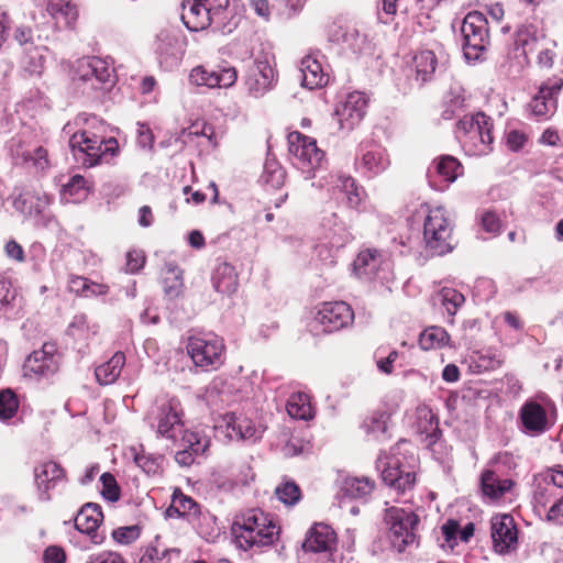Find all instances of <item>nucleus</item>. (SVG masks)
I'll return each mask as SVG.
<instances>
[{
  "instance_id": "1",
  "label": "nucleus",
  "mask_w": 563,
  "mask_h": 563,
  "mask_svg": "<svg viewBox=\"0 0 563 563\" xmlns=\"http://www.w3.org/2000/svg\"><path fill=\"white\" fill-rule=\"evenodd\" d=\"M238 547L244 551L254 547L272 545L279 536V527L273 518L260 509H249L232 526Z\"/></svg>"
},
{
  "instance_id": "2",
  "label": "nucleus",
  "mask_w": 563,
  "mask_h": 563,
  "mask_svg": "<svg viewBox=\"0 0 563 563\" xmlns=\"http://www.w3.org/2000/svg\"><path fill=\"white\" fill-rule=\"evenodd\" d=\"M454 223L443 207L426 206L423 219V242L432 256H441L455 247Z\"/></svg>"
},
{
  "instance_id": "3",
  "label": "nucleus",
  "mask_w": 563,
  "mask_h": 563,
  "mask_svg": "<svg viewBox=\"0 0 563 563\" xmlns=\"http://www.w3.org/2000/svg\"><path fill=\"white\" fill-rule=\"evenodd\" d=\"M493 120L483 112L464 115L456 124V136L471 156L488 155L493 151Z\"/></svg>"
},
{
  "instance_id": "4",
  "label": "nucleus",
  "mask_w": 563,
  "mask_h": 563,
  "mask_svg": "<svg viewBox=\"0 0 563 563\" xmlns=\"http://www.w3.org/2000/svg\"><path fill=\"white\" fill-rule=\"evenodd\" d=\"M69 146L76 159H81L87 167H93L108 161L119 151L118 141L114 137L106 139L89 130L74 133L69 139Z\"/></svg>"
},
{
  "instance_id": "5",
  "label": "nucleus",
  "mask_w": 563,
  "mask_h": 563,
  "mask_svg": "<svg viewBox=\"0 0 563 563\" xmlns=\"http://www.w3.org/2000/svg\"><path fill=\"white\" fill-rule=\"evenodd\" d=\"M228 7L229 0H184L181 20L190 31H201L221 23Z\"/></svg>"
},
{
  "instance_id": "6",
  "label": "nucleus",
  "mask_w": 563,
  "mask_h": 563,
  "mask_svg": "<svg viewBox=\"0 0 563 563\" xmlns=\"http://www.w3.org/2000/svg\"><path fill=\"white\" fill-rule=\"evenodd\" d=\"M488 22L485 15L478 11L467 13L464 18L461 33L462 47L466 59L477 60L489 44Z\"/></svg>"
},
{
  "instance_id": "7",
  "label": "nucleus",
  "mask_w": 563,
  "mask_h": 563,
  "mask_svg": "<svg viewBox=\"0 0 563 563\" xmlns=\"http://www.w3.org/2000/svg\"><path fill=\"white\" fill-rule=\"evenodd\" d=\"M186 349L194 364L205 371L216 369L224 362L225 346L218 335L190 336Z\"/></svg>"
},
{
  "instance_id": "8",
  "label": "nucleus",
  "mask_w": 563,
  "mask_h": 563,
  "mask_svg": "<svg viewBox=\"0 0 563 563\" xmlns=\"http://www.w3.org/2000/svg\"><path fill=\"white\" fill-rule=\"evenodd\" d=\"M53 197L42 187L24 189L13 201L14 208L21 213L34 218L37 222L48 228L56 223L55 217L49 211Z\"/></svg>"
},
{
  "instance_id": "9",
  "label": "nucleus",
  "mask_w": 563,
  "mask_h": 563,
  "mask_svg": "<svg viewBox=\"0 0 563 563\" xmlns=\"http://www.w3.org/2000/svg\"><path fill=\"white\" fill-rule=\"evenodd\" d=\"M289 152L294 156V165L302 173L305 179L314 177V170L321 165L323 152L317 146L316 140L299 132L288 136Z\"/></svg>"
},
{
  "instance_id": "10",
  "label": "nucleus",
  "mask_w": 563,
  "mask_h": 563,
  "mask_svg": "<svg viewBox=\"0 0 563 563\" xmlns=\"http://www.w3.org/2000/svg\"><path fill=\"white\" fill-rule=\"evenodd\" d=\"M187 38L177 29L161 30L154 42V52L159 66L165 70L176 68L185 55Z\"/></svg>"
},
{
  "instance_id": "11",
  "label": "nucleus",
  "mask_w": 563,
  "mask_h": 563,
  "mask_svg": "<svg viewBox=\"0 0 563 563\" xmlns=\"http://www.w3.org/2000/svg\"><path fill=\"white\" fill-rule=\"evenodd\" d=\"M385 520L389 526L390 538L398 551L415 542L419 517L411 510L390 507L386 510Z\"/></svg>"
},
{
  "instance_id": "12",
  "label": "nucleus",
  "mask_w": 563,
  "mask_h": 563,
  "mask_svg": "<svg viewBox=\"0 0 563 563\" xmlns=\"http://www.w3.org/2000/svg\"><path fill=\"white\" fill-rule=\"evenodd\" d=\"M353 319V310L346 302H323L318 307L313 327L322 332H334L351 324Z\"/></svg>"
},
{
  "instance_id": "13",
  "label": "nucleus",
  "mask_w": 563,
  "mask_h": 563,
  "mask_svg": "<svg viewBox=\"0 0 563 563\" xmlns=\"http://www.w3.org/2000/svg\"><path fill=\"white\" fill-rule=\"evenodd\" d=\"M367 108V97L364 92L353 91L341 100L334 111L340 130L350 132L364 119Z\"/></svg>"
},
{
  "instance_id": "14",
  "label": "nucleus",
  "mask_w": 563,
  "mask_h": 563,
  "mask_svg": "<svg viewBox=\"0 0 563 563\" xmlns=\"http://www.w3.org/2000/svg\"><path fill=\"white\" fill-rule=\"evenodd\" d=\"M490 536L494 551L506 555L516 551L518 547V530L512 516L496 515L490 520Z\"/></svg>"
},
{
  "instance_id": "15",
  "label": "nucleus",
  "mask_w": 563,
  "mask_h": 563,
  "mask_svg": "<svg viewBox=\"0 0 563 563\" xmlns=\"http://www.w3.org/2000/svg\"><path fill=\"white\" fill-rule=\"evenodd\" d=\"M8 148L15 165L30 166L41 173L51 166L47 151L42 146L14 137L10 141Z\"/></svg>"
},
{
  "instance_id": "16",
  "label": "nucleus",
  "mask_w": 563,
  "mask_h": 563,
  "mask_svg": "<svg viewBox=\"0 0 563 563\" xmlns=\"http://www.w3.org/2000/svg\"><path fill=\"white\" fill-rule=\"evenodd\" d=\"M547 35L542 30L530 23L521 24L514 34V52L518 58V69H522L529 64V54L539 49Z\"/></svg>"
},
{
  "instance_id": "17",
  "label": "nucleus",
  "mask_w": 563,
  "mask_h": 563,
  "mask_svg": "<svg viewBox=\"0 0 563 563\" xmlns=\"http://www.w3.org/2000/svg\"><path fill=\"white\" fill-rule=\"evenodd\" d=\"M58 356L54 344L45 343L34 351L25 361L24 375L31 378H49L58 371Z\"/></svg>"
},
{
  "instance_id": "18",
  "label": "nucleus",
  "mask_w": 563,
  "mask_h": 563,
  "mask_svg": "<svg viewBox=\"0 0 563 563\" xmlns=\"http://www.w3.org/2000/svg\"><path fill=\"white\" fill-rule=\"evenodd\" d=\"M376 468L382 473L383 482L397 493H405L415 485V472L400 468L398 459L394 456L379 455Z\"/></svg>"
},
{
  "instance_id": "19",
  "label": "nucleus",
  "mask_w": 563,
  "mask_h": 563,
  "mask_svg": "<svg viewBox=\"0 0 563 563\" xmlns=\"http://www.w3.org/2000/svg\"><path fill=\"white\" fill-rule=\"evenodd\" d=\"M183 409L180 401L172 398L157 408V433L172 441H177L183 433Z\"/></svg>"
},
{
  "instance_id": "20",
  "label": "nucleus",
  "mask_w": 563,
  "mask_h": 563,
  "mask_svg": "<svg viewBox=\"0 0 563 563\" xmlns=\"http://www.w3.org/2000/svg\"><path fill=\"white\" fill-rule=\"evenodd\" d=\"M223 429L225 437L230 440H252L256 441L262 438L264 428L261 424H255L249 418L236 415L235 412H227L221 417L218 426Z\"/></svg>"
},
{
  "instance_id": "21",
  "label": "nucleus",
  "mask_w": 563,
  "mask_h": 563,
  "mask_svg": "<svg viewBox=\"0 0 563 563\" xmlns=\"http://www.w3.org/2000/svg\"><path fill=\"white\" fill-rule=\"evenodd\" d=\"M236 79L238 73L231 66L213 70L199 65L194 67L189 74L191 85L207 88H229L235 84Z\"/></svg>"
},
{
  "instance_id": "22",
  "label": "nucleus",
  "mask_w": 563,
  "mask_h": 563,
  "mask_svg": "<svg viewBox=\"0 0 563 563\" xmlns=\"http://www.w3.org/2000/svg\"><path fill=\"white\" fill-rule=\"evenodd\" d=\"M390 263L385 252L376 249L361 251L353 262L355 275L362 279L372 280L389 269Z\"/></svg>"
},
{
  "instance_id": "23",
  "label": "nucleus",
  "mask_w": 563,
  "mask_h": 563,
  "mask_svg": "<svg viewBox=\"0 0 563 563\" xmlns=\"http://www.w3.org/2000/svg\"><path fill=\"white\" fill-rule=\"evenodd\" d=\"M562 88V78L554 77L545 81L529 103L532 113L539 119L553 114L558 104L556 97Z\"/></svg>"
},
{
  "instance_id": "24",
  "label": "nucleus",
  "mask_w": 563,
  "mask_h": 563,
  "mask_svg": "<svg viewBox=\"0 0 563 563\" xmlns=\"http://www.w3.org/2000/svg\"><path fill=\"white\" fill-rule=\"evenodd\" d=\"M275 80V70L268 58H257L254 63V66L250 70L249 77L246 79V87L253 97L260 98L273 88Z\"/></svg>"
},
{
  "instance_id": "25",
  "label": "nucleus",
  "mask_w": 563,
  "mask_h": 563,
  "mask_svg": "<svg viewBox=\"0 0 563 563\" xmlns=\"http://www.w3.org/2000/svg\"><path fill=\"white\" fill-rule=\"evenodd\" d=\"M519 416L525 431L532 435L544 433L552 426L545 408L532 399L523 404Z\"/></svg>"
},
{
  "instance_id": "26",
  "label": "nucleus",
  "mask_w": 563,
  "mask_h": 563,
  "mask_svg": "<svg viewBox=\"0 0 563 563\" xmlns=\"http://www.w3.org/2000/svg\"><path fill=\"white\" fill-rule=\"evenodd\" d=\"M103 519L101 508L98 504L88 503L84 505L75 517L76 529L90 537L95 544L102 541L98 528Z\"/></svg>"
},
{
  "instance_id": "27",
  "label": "nucleus",
  "mask_w": 563,
  "mask_h": 563,
  "mask_svg": "<svg viewBox=\"0 0 563 563\" xmlns=\"http://www.w3.org/2000/svg\"><path fill=\"white\" fill-rule=\"evenodd\" d=\"M322 59L323 55L320 52L309 53L301 59L300 71L306 88L314 89L328 84L329 75L324 71Z\"/></svg>"
},
{
  "instance_id": "28",
  "label": "nucleus",
  "mask_w": 563,
  "mask_h": 563,
  "mask_svg": "<svg viewBox=\"0 0 563 563\" xmlns=\"http://www.w3.org/2000/svg\"><path fill=\"white\" fill-rule=\"evenodd\" d=\"M336 534L334 530L325 523H316L307 533L302 543L306 552H331L335 549Z\"/></svg>"
},
{
  "instance_id": "29",
  "label": "nucleus",
  "mask_w": 563,
  "mask_h": 563,
  "mask_svg": "<svg viewBox=\"0 0 563 563\" xmlns=\"http://www.w3.org/2000/svg\"><path fill=\"white\" fill-rule=\"evenodd\" d=\"M35 484L40 492L42 500H48V492L65 476V472L59 464L53 461L44 462L34 470Z\"/></svg>"
},
{
  "instance_id": "30",
  "label": "nucleus",
  "mask_w": 563,
  "mask_h": 563,
  "mask_svg": "<svg viewBox=\"0 0 563 563\" xmlns=\"http://www.w3.org/2000/svg\"><path fill=\"white\" fill-rule=\"evenodd\" d=\"M390 164L389 157L385 148L371 145L363 148L357 167L368 176H376L385 172Z\"/></svg>"
},
{
  "instance_id": "31",
  "label": "nucleus",
  "mask_w": 563,
  "mask_h": 563,
  "mask_svg": "<svg viewBox=\"0 0 563 563\" xmlns=\"http://www.w3.org/2000/svg\"><path fill=\"white\" fill-rule=\"evenodd\" d=\"M330 41L342 45L344 48L353 53H360L366 45V36L352 25H334L330 30Z\"/></svg>"
},
{
  "instance_id": "32",
  "label": "nucleus",
  "mask_w": 563,
  "mask_h": 563,
  "mask_svg": "<svg viewBox=\"0 0 563 563\" xmlns=\"http://www.w3.org/2000/svg\"><path fill=\"white\" fill-rule=\"evenodd\" d=\"M212 285L218 292H235L239 285L235 268L229 263L219 264L212 275Z\"/></svg>"
},
{
  "instance_id": "33",
  "label": "nucleus",
  "mask_w": 563,
  "mask_h": 563,
  "mask_svg": "<svg viewBox=\"0 0 563 563\" xmlns=\"http://www.w3.org/2000/svg\"><path fill=\"white\" fill-rule=\"evenodd\" d=\"M124 364L125 355L122 352H117L109 361L99 365L95 371L99 384H113L119 378Z\"/></svg>"
},
{
  "instance_id": "34",
  "label": "nucleus",
  "mask_w": 563,
  "mask_h": 563,
  "mask_svg": "<svg viewBox=\"0 0 563 563\" xmlns=\"http://www.w3.org/2000/svg\"><path fill=\"white\" fill-rule=\"evenodd\" d=\"M544 486L536 493L538 503L545 506L556 497L555 490L563 488V470L551 468L543 474Z\"/></svg>"
},
{
  "instance_id": "35",
  "label": "nucleus",
  "mask_w": 563,
  "mask_h": 563,
  "mask_svg": "<svg viewBox=\"0 0 563 563\" xmlns=\"http://www.w3.org/2000/svg\"><path fill=\"white\" fill-rule=\"evenodd\" d=\"M374 486V482L368 477H346L341 483L340 492L343 497L361 499L369 496Z\"/></svg>"
},
{
  "instance_id": "36",
  "label": "nucleus",
  "mask_w": 563,
  "mask_h": 563,
  "mask_svg": "<svg viewBox=\"0 0 563 563\" xmlns=\"http://www.w3.org/2000/svg\"><path fill=\"white\" fill-rule=\"evenodd\" d=\"M413 65L416 68L417 80L424 84L432 79L438 66V59L432 51L424 49L415 55Z\"/></svg>"
},
{
  "instance_id": "37",
  "label": "nucleus",
  "mask_w": 563,
  "mask_h": 563,
  "mask_svg": "<svg viewBox=\"0 0 563 563\" xmlns=\"http://www.w3.org/2000/svg\"><path fill=\"white\" fill-rule=\"evenodd\" d=\"M164 291L169 298H177L183 292V271L174 263H166L163 268Z\"/></svg>"
},
{
  "instance_id": "38",
  "label": "nucleus",
  "mask_w": 563,
  "mask_h": 563,
  "mask_svg": "<svg viewBox=\"0 0 563 563\" xmlns=\"http://www.w3.org/2000/svg\"><path fill=\"white\" fill-rule=\"evenodd\" d=\"M481 485L484 495L497 499L511 488L512 482L509 479H499L495 472L485 471L481 477Z\"/></svg>"
},
{
  "instance_id": "39",
  "label": "nucleus",
  "mask_w": 563,
  "mask_h": 563,
  "mask_svg": "<svg viewBox=\"0 0 563 563\" xmlns=\"http://www.w3.org/2000/svg\"><path fill=\"white\" fill-rule=\"evenodd\" d=\"M449 333L438 325L427 328L419 338V344L424 351L444 347L449 344Z\"/></svg>"
},
{
  "instance_id": "40",
  "label": "nucleus",
  "mask_w": 563,
  "mask_h": 563,
  "mask_svg": "<svg viewBox=\"0 0 563 563\" xmlns=\"http://www.w3.org/2000/svg\"><path fill=\"white\" fill-rule=\"evenodd\" d=\"M286 409L294 419L308 420L313 416L309 397L305 393L292 394L287 401Z\"/></svg>"
},
{
  "instance_id": "41",
  "label": "nucleus",
  "mask_w": 563,
  "mask_h": 563,
  "mask_svg": "<svg viewBox=\"0 0 563 563\" xmlns=\"http://www.w3.org/2000/svg\"><path fill=\"white\" fill-rule=\"evenodd\" d=\"M41 4L45 5L46 11L53 16H64L67 25H73L77 20V9L70 2L64 0H41Z\"/></svg>"
},
{
  "instance_id": "42",
  "label": "nucleus",
  "mask_w": 563,
  "mask_h": 563,
  "mask_svg": "<svg viewBox=\"0 0 563 563\" xmlns=\"http://www.w3.org/2000/svg\"><path fill=\"white\" fill-rule=\"evenodd\" d=\"M133 460L135 464L147 475H156L163 468L164 459L162 455H155L146 453L143 450L140 452L136 449H132Z\"/></svg>"
},
{
  "instance_id": "43",
  "label": "nucleus",
  "mask_w": 563,
  "mask_h": 563,
  "mask_svg": "<svg viewBox=\"0 0 563 563\" xmlns=\"http://www.w3.org/2000/svg\"><path fill=\"white\" fill-rule=\"evenodd\" d=\"M434 166L438 175L446 183H453L462 174V165L450 155L441 156Z\"/></svg>"
},
{
  "instance_id": "44",
  "label": "nucleus",
  "mask_w": 563,
  "mask_h": 563,
  "mask_svg": "<svg viewBox=\"0 0 563 563\" xmlns=\"http://www.w3.org/2000/svg\"><path fill=\"white\" fill-rule=\"evenodd\" d=\"M88 195L86 188V180L80 175H75L70 180L63 186L62 198L66 201L79 202Z\"/></svg>"
},
{
  "instance_id": "45",
  "label": "nucleus",
  "mask_w": 563,
  "mask_h": 563,
  "mask_svg": "<svg viewBox=\"0 0 563 563\" xmlns=\"http://www.w3.org/2000/svg\"><path fill=\"white\" fill-rule=\"evenodd\" d=\"M179 438V448L188 449L194 453L203 454L209 448L210 440L208 437L198 431H184Z\"/></svg>"
},
{
  "instance_id": "46",
  "label": "nucleus",
  "mask_w": 563,
  "mask_h": 563,
  "mask_svg": "<svg viewBox=\"0 0 563 563\" xmlns=\"http://www.w3.org/2000/svg\"><path fill=\"white\" fill-rule=\"evenodd\" d=\"M262 179L272 188H279L285 183L286 172L277 161L267 158L264 165Z\"/></svg>"
},
{
  "instance_id": "47",
  "label": "nucleus",
  "mask_w": 563,
  "mask_h": 563,
  "mask_svg": "<svg viewBox=\"0 0 563 563\" xmlns=\"http://www.w3.org/2000/svg\"><path fill=\"white\" fill-rule=\"evenodd\" d=\"M198 504L189 496L176 490L173 494L172 504L168 512H176L178 516H190L198 512Z\"/></svg>"
},
{
  "instance_id": "48",
  "label": "nucleus",
  "mask_w": 563,
  "mask_h": 563,
  "mask_svg": "<svg viewBox=\"0 0 563 563\" xmlns=\"http://www.w3.org/2000/svg\"><path fill=\"white\" fill-rule=\"evenodd\" d=\"M336 187L345 195L350 207H357L362 200L361 190L357 188L355 180L350 176H339Z\"/></svg>"
},
{
  "instance_id": "49",
  "label": "nucleus",
  "mask_w": 563,
  "mask_h": 563,
  "mask_svg": "<svg viewBox=\"0 0 563 563\" xmlns=\"http://www.w3.org/2000/svg\"><path fill=\"white\" fill-rule=\"evenodd\" d=\"M389 415L386 412L374 413L368 421L365 422L366 432L372 434L375 439L380 440L385 438L388 429Z\"/></svg>"
},
{
  "instance_id": "50",
  "label": "nucleus",
  "mask_w": 563,
  "mask_h": 563,
  "mask_svg": "<svg viewBox=\"0 0 563 563\" xmlns=\"http://www.w3.org/2000/svg\"><path fill=\"white\" fill-rule=\"evenodd\" d=\"M449 316L453 317L464 302V296L453 288H442L438 295Z\"/></svg>"
},
{
  "instance_id": "51",
  "label": "nucleus",
  "mask_w": 563,
  "mask_h": 563,
  "mask_svg": "<svg viewBox=\"0 0 563 563\" xmlns=\"http://www.w3.org/2000/svg\"><path fill=\"white\" fill-rule=\"evenodd\" d=\"M18 408L19 400L12 390L5 389L0 391V420L11 419L16 413Z\"/></svg>"
},
{
  "instance_id": "52",
  "label": "nucleus",
  "mask_w": 563,
  "mask_h": 563,
  "mask_svg": "<svg viewBox=\"0 0 563 563\" xmlns=\"http://www.w3.org/2000/svg\"><path fill=\"white\" fill-rule=\"evenodd\" d=\"M275 494L285 505L292 506L297 504L301 497L298 485L294 482H285L276 487Z\"/></svg>"
},
{
  "instance_id": "53",
  "label": "nucleus",
  "mask_w": 563,
  "mask_h": 563,
  "mask_svg": "<svg viewBox=\"0 0 563 563\" xmlns=\"http://www.w3.org/2000/svg\"><path fill=\"white\" fill-rule=\"evenodd\" d=\"M93 69L91 71V81L97 84H111L113 81V69L102 58L96 57Z\"/></svg>"
},
{
  "instance_id": "54",
  "label": "nucleus",
  "mask_w": 563,
  "mask_h": 563,
  "mask_svg": "<svg viewBox=\"0 0 563 563\" xmlns=\"http://www.w3.org/2000/svg\"><path fill=\"white\" fill-rule=\"evenodd\" d=\"M556 46L555 42L549 37L544 40V42L539 46V49L536 52L537 63L542 68H551L554 62L555 52L554 47Z\"/></svg>"
},
{
  "instance_id": "55",
  "label": "nucleus",
  "mask_w": 563,
  "mask_h": 563,
  "mask_svg": "<svg viewBox=\"0 0 563 563\" xmlns=\"http://www.w3.org/2000/svg\"><path fill=\"white\" fill-rule=\"evenodd\" d=\"M173 550L157 545L147 547L139 563H168Z\"/></svg>"
},
{
  "instance_id": "56",
  "label": "nucleus",
  "mask_w": 563,
  "mask_h": 563,
  "mask_svg": "<svg viewBox=\"0 0 563 563\" xmlns=\"http://www.w3.org/2000/svg\"><path fill=\"white\" fill-rule=\"evenodd\" d=\"M100 481L102 483V495L110 501H117L120 497V489L114 476L110 473H103Z\"/></svg>"
},
{
  "instance_id": "57",
  "label": "nucleus",
  "mask_w": 563,
  "mask_h": 563,
  "mask_svg": "<svg viewBox=\"0 0 563 563\" xmlns=\"http://www.w3.org/2000/svg\"><path fill=\"white\" fill-rule=\"evenodd\" d=\"M113 539L121 544H129L140 537L137 526L120 527L112 532Z\"/></svg>"
},
{
  "instance_id": "58",
  "label": "nucleus",
  "mask_w": 563,
  "mask_h": 563,
  "mask_svg": "<svg viewBox=\"0 0 563 563\" xmlns=\"http://www.w3.org/2000/svg\"><path fill=\"white\" fill-rule=\"evenodd\" d=\"M481 225L484 231L490 234H498L500 232L501 222L498 216L490 210H486L481 214Z\"/></svg>"
},
{
  "instance_id": "59",
  "label": "nucleus",
  "mask_w": 563,
  "mask_h": 563,
  "mask_svg": "<svg viewBox=\"0 0 563 563\" xmlns=\"http://www.w3.org/2000/svg\"><path fill=\"white\" fill-rule=\"evenodd\" d=\"M89 330L90 328L85 314H76L68 325L69 334L79 339H85L88 335Z\"/></svg>"
},
{
  "instance_id": "60",
  "label": "nucleus",
  "mask_w": 563,
  "mask_h": 563,
  "mask_svg": "<svg viewBox=\"0 0 563 563\" xmlns=\"http://www.w3.org/2000/svg\"><path fill=\"white\" fill-rule=\"evenodd\" d=\"M145 264V255L143 251L132 250L126 253V272L136 273L139 272Z\"/></svg>"
},
{
  "instance_id": "61",
  "label": "nucleus",
  "mask_w": 563,
  "mask_h": 563,
  "mask_svg": "<svg viewBox=\"0 0 563 563\" xmlns=\"http://www.w3.org/2000/svg\"><path fill=\"white\" fill-rule=\"evenodd\" d=\"M282 453L286 457L296 456L303 451L302 440L298 437L290 435L286 439L284 445L282 446Z\"/></svg>"
},
{
  "instance_id": "62",
  "label": "nucleus",
  "mask_w": 563,
  "mask_h": 563,
  "mask_svg": "<svg viewBox=\"0 0 563 563\" xmlns=\"http://www.w3.org/2000/svg\"><path fill=\"white\" fill-rule=\"evenodd\" d=\"M96 57H85L77 62L76 76L82 81H91V71L93 69Z\"/></svg>"
},
{
  "instance_id": "63",
  "label": "nucleus",
  "mask_w": 563,
  "mask_h": 563,
  "mask_svg": "<svg viewBox=\"0 0 563 563\" xmlns=\"http://www.w3.org/2000/svg\"><path fill=\"white\" fill-rule=\"evenodd\" d=\"M526 142V134L518 130H511L506 134V145L510 151L517 152L521 150Z\"/></svg>"
},
{
  "instance_id": "64",
  "label": "nucleus",
  "mask_w": 563,
  "mask_h": 563,
  "mask_svg": "<svg viewBox=\"0 0 563 563\" xmlns=\"http://www.w3.org/2000/svg\"><path fill=\"white\" fill-rule=\"evenodd\" d=\"M65 559L64 550L57 545L48 547L43 554L44 563H64Z\"/></svg>"
}]
</instances>
